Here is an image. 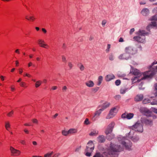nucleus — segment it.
I'll return each mask as SVG.
<instances>
[{
	"instance_id": "obj_36",
	"label": "nucleus",
	"mask_w": 157,
	"mask_h": 157,
	"mask_svg": "<svg viewBox=\"0 0 157 157\" xmlns=\"http://www.w3.org/2000/svg\"><path fill=\"white\" fill-rule=\"evenodd\" d=\"M20 85L21 87H24L25 88H26L27 86L26 85V83L24 82H21L20 83Z\"/></svg>"
},
{
	"instance_id": "obj_33",
	"label": "nucleus",
	"mask_w": 157,
	"mask_h": 157,
	"mask_svg": "<svg viewBox=\"0 0 157 157\" xmlns=\"http://www.w3.org/2000/svg\"><path fill=\"white\" fill-rule=\"evenodd\" d=\"M68 66L69 67V69H72L74 65L72 62H69L68 63Z\"/></svg>"
},
{
	"instance_id": "obj_57",
	"label": "nucleus",
	"mask_w": 157,
	"mask_h": 157,
	"mask_svg": "<svg viewBox=\"0 0 157 157\" xmlns=\"http://www.w3.org/2000/svg\"><path fill=\"white\" fill-rule=\"evenodd\" d=\"M42 30L44 33H47V31L46 29L44 28H42Z\"/></svg>"
},
{
	"instance_id": "obj_42",
	"label": "nucleus",
	"mask_w": 157,
	"mask_h": 157,
	"mask_svg": "<svg viewBox=\"0 0 157 157\" xmlns=\"http://www.w3.org/2000/svg\"><path fill=\"white\" fill-rule=\"evenodd\" d=\"M121 82V81L120 80L118 79L115 82V83L117 86H118L120 84Z\"/></svg>"
},
{
	"instance_id": "obj_17",
	"label": "nucleus",
	"mask_w": 157,
	"mask_h": 157,
	"mask_svg": "<svg viewBox=\"0 0 157 157\" xmlns=\"http://www.w3.org/2000/svg\"><path fill=\"white\" fill-rule=\"evenodd\" d=\"M102 111L101 109H100L96 111L95 112L94 115L92 118V120L93 121H95L96 118L100 115Z\"/></svg>"
},
{
	"instance_id": "obj_50",
	"label": "nucleus",
	"mask_w": 157,
	"mask_h": 157,
	"mask_svg": "<svg viewBox=\"0 0 157 157\" xmlns=\"http://www.w3.org/2000/svg\"><path fill=\"white\" fill-rule=\"evenodd\" d=\"M152 105H157V101H155L151 102Z\"/></svg>"
},
{
	"instance_id": "obj_47",
	"label": "nucleus",
	"mask_w": 157,
	"mask_h": 157,
	"mask_svg": "<svg viewBox=\"0 0 157 157\" xmlns=\"http://www.w3.org/2000/svg\"><path fill=\"white\" fill-rule=\"evenodd\" d=\"M106 23V21L105 20H103L102 21V22L101 24L102 25L103 27H104L105 26V24Z\"/></svg>"
},
{
	"instance_id": "obj_41",
	"label": "nucleus",
	"mask_w": 157,
	"mask_h": 157,
	"mask_svg": "<svg viewBox=\"0 0 157 157\" xmlns=\"http://www.w3.org/2000/svg\"><path fill=\"white\" fill-rule=\"evenodd\" d=\"M13 114V110H12L11 111L7 114V115L9 117H12Z\"/></svg>"
},
{
	"instance_id": "obj_4",
	"label": "nucleus",
	"mask_w": 157,
	"mask_h": 157,
	"mask_svg": "<svg viewBox=\"0 0 157 157\" xmlns=\"http://www.w3.org/2000/svg\"><path fill=\"white\" fill-rule=\"evenodd\" d=\"M94 144L92 141H90L87 144L85 152V155L87 156L90 157L91 155V153L94 149Z\"/></svg>"
},
{
	"instance_id": "obj_1",
	"label": "nucleus",
	"mask_w": 157,
	"mask_h": 157,
	"mask_svg": "<svg viewBox=\"0 0 157 157\" xmlns=\"http://www.w3.org/2000/svg\"><path fill=\"white\" fill-rule=\"evenodd\" d=\"M157 72V67H156L155 69L153 68V70L152 71H148L145 72L143 75V77L139 80L138 79V77L141 75V73L139 71V70L137 69H132L131 73L137 76L134 77L132 79V82L134 83L136 82V80L138 82H140L141 80H143L146 79L151 78L154 75L156 72Z\"/></svg>"
},
{
	"instance_id": "obj_19",
	"label": "nucleus",
	"mask_w": 157,
	"mask_h": 157,
	"mask_svg": "<svg viewBox=\"0 0 157 157\" xmlns=\"http://www.w3.org/2000/svg\"><path fill=\"white\" fill-rule=\"evenodd\" d=\"M157 25L155 22H152L151 24L148 25L147 27V29L148 31H149L150 29L152 28L153 27L156 26Z\"/></svg>"
},
{
	"instance_id": "obj_48",
	"label": "nucleus",
	"mask_w": 157,
	"mask_h": 157,
	"mask_svg": "<svg viewBox=\"0 0 157 157\" xmlns=\"http://www.w3.org/2000/svg\"><path fill=\"white\" fill-rule=\"evenodd\" d=\"M152 109L153 112L157 114V109L155 108H152Z\"/></svg>"
},
{
	"instance_id": "obj_6",
	"label": "nucleus",
	"mask_w": 157,
	"mask_h": 157,
	"mask_svg": "<svg viewBox=\"0 0 157 157\" xmlns=\"http://www.w3.org/2000/svg\"><path fill=\"white\" fill-rule=\"evenodd\" d=\"M120 143L125 147L126 149L128 150H131V147L132 145V143L131 142L127 140H125V138H124Z\"/></svg>"
},
{
	"instance_id": "obj_22",
	"label": "nucleus",
	"mask_w": 157,
	"mask_h": 157,
	"mask_svg": "<svg viewBox=\"0 0 157 157\" xmlns=\"http://www.w3.org/2000/svg\"><path fill=\"white\" fill-rule=\"evenodd\" d=\"M133 133V131H130L129 132V133L128 134V136L129 137V138H130L131 139H132V140L133 141H134V142L137 141L139 140V138L138 137H136L135 138H133L132 136H129V135H131V134H132Z\"/></svg>"
},
{
	"instance_id": "obj_60",
	"label": "nucleus",
	"mask_w": 157,
	"mask_h": 157,
	"mask_svg": "<svg viewBox=\"0 0 157 157\" xmlns=\"http://www.w3.org/2000/svg\"><path fill=\"white\" fill-rule=\"evenodd\" d=\"M15 52L16 53H17L18 54H19L20 52L19 51V49H17L15 51Z\"/></svg>"
},
{
	"instance_id": "obj_23",
	"label": "nucleus",
	"mask_w": 157,
	"mask_h": 157,
	"mask_svg": "<svg viewBox=\"0 0 157 157\" xmlns=\"http://www.w3.org/2000/svg\"><path fill=\"white\" fill-rule=\"evenodd\" d=\"M38 43L39 44L41 45L40 46L43 48H45L44 46H48L46 44H43L44 41L43 40L40 39L38 40Z\"/></svg>"
},
{
	"instance_id": "obj_44",
	"label": "nucleus",
	"mask_w": 157,
	"mask_h": 157,
	"mask_svg": "<svg viewBox=\"0 0 157 157\" xmlns=\"http://www.w3.org/2000/svg\"><path fill=\"white\" fill-rule=\"evenodd\" d=\"M84 123L87 125L88 124H89V121L88 119L86 118L85 119L84 122Z\"/></svg>"
},
{
	"instance_id": "obj_2",
	"label": "nucleus",
	"mask_w": 157,
	"mask_h": 157,
	"mask_svg": "<svg viewBox=\"0 0 157 157\" xmlns=\"http://www.w3.org/2000/svg\"><path fill=\"white\" fill-rule=\"evenodd\" d=\"M123 150V148L120 145L111 143L110 144L108 153L112 157H118V154L117 152Z\"/></svg>"
},
{
	"instance_id": "obj_28",
	"label": "nucleus",
	"mask_w": 157,
	"mask_h": 157,
	"mask_svg": "<svg viewBox=\"0 0 157 157\" xmlns=\"http://www.w3.org/2000/svg\"><path fill=\"white\" fill-rule=\"evenodd\" d=\"M77 132V129L74 128H71L68 130V132L69 134H74Z\"/></svg>"
},
{
	"instance_id": "obj_54",
	"label": "nucleus",
	"mask_w": 157,
	"mask_h": 157,
	"mask_svg": "<svg viewBox=\"0 0 157 157\" xmlns=\"http://www.w3.org/2000/svg\"><path fill=\"white\" fill-rule=\"evenodd\" d=\"M143 84V83L141 82L140 84L139 85V89L140 90H142L143 89V88L141 87V86Z\"/></svg>"
},
{
	"instance_id": "obj_40",
	"label": "nucleus",
	"mask_w": 157,
	"mask_h": 157,
	"mask_svg": "<svg viewBox=\"0 0 157 157\" xmlns=\"http://www.w3.org/2000/svg\"><path fill=\"white\" fill-rule=\"evenodd\" d=\"M99 89V87H96L95 88H92V90L94 93H95Z\"/></svg>"
},
{
	"instance_id": "obj_51",
	"label": "nucleus",
	"mask_w": 157,
	"mask_h": 157,
	"mask_svg": "<svg viewBox=\"0 0 157 157\" xmlns=\"http://www.w3.org/2000/svg\"><path fill=\"white\" fill-rule=\"evenodd\" d=\"M121 98L120 95H117L115 96V98L116 99H119Z\"/></svg>"
},
{
	"instance_id": "obj_43",
	"label": "nucleus",
	"mask_w": 157,
	"mask_h": 157,
	"mask_svg": "<svg viewBox=\"0 0 157 157\" xmlns=\"http://www.w3.org/2000/svg\"><path fill=\"white\" fill-rule=\"evenodd\" d=\"M110 48V45L108 44L107 47V49L106 50V52H108L109 51V49Z\"/></svg>"
},
{
	"instance_id": "obj_11",
	"label": "nucleus",
	"mask_w": 157,
	"mask_h": 157,
	"mask_svg": "<svg viewBox=\"0 0 157 157\" xmlns=\"http://www.w3.org/2000/svg\"><path fill=\"white\" fill-rule=\"evenodd\" d=\"M120 59L127 60L131 58V56L129 54L125 52L123 54H121L118 57Z\"/></svg>"
},
{
	"instance_id": "obj_14",
	"label": "nucleus",
	"mask_w": 157,
	"mask_h": 157,
	"mask_svg": "<svg viewBox=\"0 0 157 157\" xmlns=\"http://www.w3.org/2000/svg\"><path fill=\"white\" fill-rule=\"evenodd\" d=\"M144 123L147 125L151 126L153 125V120L151 119H146L144 121Z\"/></svg>"
},
{
	"instance_id": "obj_29",
	"label": "nucleus",
	"mask_w": 157,
	"mask_h": 157,
	"mask_svg": "<svg viewBox=\"0 0 157 157\" xmlns=\"http://www.w3.org/2000/svg\"><path fill=\"white\" fill-rule=\"evenodd\" d=\"M109 58L110 60L113 61L114 59V57L113 54V53H110L109 56Z\"/></svg>"
},
{
	"instance_id": "obj_62",
	"label": "nucleus",
	"mask_w": 157,
	"mask_h": 157,
	"mask_svg": "<svg viewBox=\"0 0 157 157\" xmlns=\"http://www.w3.org/2000/svg\"><path fill=\"white\" fill-rule=\"evenodd\" d=\"M119 42H123L124 41L122 37H121L119 39Z\"/></svg>"
},
{
	"instance_id": "obj_26",
	"label": "nucleus",
	"mask_w": 157,
	"mask_h": 157,
	"mask_svg": "<svg viewBox=\"0 0 157 157\" xmlns=\"http://www.w3.org/2000/svg\"><path fill=\"white\" fill-rule=\"evenodd\" d=\"M98 133V131L97 130H93L92 131L90 134V136H94L97 135Z\"/></svg>"
},
{
	"instance_id": "obj_21",
	"label": "nucleus",
	"mask_w": 157,
	"mask_h": 157,
	"mask_svg": "<svg viewBox=\"0 0 157 157\" xmlns=\"http://www.w3.org/2000/svg\"><path fill=\"white\" fill-rule=\"evenodd\" d=\"M86 85L89 87H92L94 86V82L91 80H89L85 83Z\"/></svg>"
},
{
	"instance_id": "obj_18",
	"label": "nucleus",
	"mask_w": 157,
	"mask_h": 157,
	"mask_svg": "<svg viewBox=\"0 0 157 157\" xmlns=\"http://www.w3.org/2000/svg\"><path fill=\"white\" fill-rule=\"evenodd\" d=\"M97 140L99 142L102 143L105 142V139L104 136L101 135L99 136L97 138Z\"/></svg>"
},
{
	"instance_id": "obj_64",
	"label": "nucleus",
	"mask_w": 157,
	"mask_h": 157,
	"mask_svg": "<svg viewBox=\"0 0 157 157\" xmlns=\"http://www.w3.org/2000/svg\"><path fill=\"white\" fill-rule=\"evenodd\" d=\"M94 37L92 36H90L89 38V40L90 41L94 39Z\"/></svg>"
},
{
	"instance_id": "obj_52",
	"label": "nucleus",
	"mask_w": 157,
	"mask_h": 157,
	"mask_svg": "<svg viewBox=\"0 0 157 157\" xmlns=\"http://www.w3.org/2000/svg\"><path fill=\"white\" fill-rule=\"evenodd\" d=\"M135 31V29L134 28L131 29L130 31L129 32V33L130 34H131L132 33Z\"/></svg>"
},
{
	"instance_id": "obj_46",
	"label": "nucleus",
	"mask_w": 157,
	"mask_h": 157,
	"mask_svg": "<svg viewBox=\"0 0 157 157\" xmlns=\"http://www.w3.org/2000/svg\"><path fill=\"white\" fill-rule=\"evenodd\" d=\"M33 122L35 124H37L38 123V121L36 119H34L32 120Z\"/></svg>"
},
{
	"instance_id": "obj_49",
	"label": "nucleus",
	"mask_w": 157,
	"mask_h": 157,
	"mask_svg": "<svg viewBox=\"0 0 157 157\" xmlns=\"http://www.w3.org/2000/svg\"><path fill=\"white\" fill-rule=\"evenodd\" d=\"M81 64V65L80 67L79 68L81 71H83L84 69V67L83 65H82V64Z\"/></svg>"
},
{
	"instance_id": "obj_31",
	"label": "nucleus",
	"mask_w": 157,
	"mask_h": 157,
	"mask_svg": "<svg viewBox=\"0 0 157 157\" xmlns=\"http://www.w3.org/2000/svg\"><path fill=\"white\" fill-rule=\"evenodd\" d=\"M93 157H104L99 152L96 153Z\"/></svg>"
},
{
	"instance_id": "obj_56",
	"label": "nucleus",
	"mask_w": 157,
	"mask_h": 157,
	"mask_svg": "<svg viewBox=\"0 0 157 157\" xmlns=\"http://www.w3.org/2000/svg\"><path fill=\"white\" fill-rule=\"evenodd\" d=\"M20 142L23 144H25V141L24 140H20Z\"/></svg>"
},
{
	"instance_id": "obj_5",
	"label": "nucleus",
	"mask_w": 157,
	"mask_h": 157,
	"mask_svg": "<svg viewBox=\"0 0 157 157\" xmlns=\"http://www.w3.org/2000/svg\"><path fill=\"white\" fill-rule=\"evenodd\" d=\"M115 125V123L114 121L111 122L109 124L105 129V133L106 135L111 133Z\"/></svg>"
},
{
	"instance_id": "obj_16",
	"label": "nucleus",
	"mask_w": 157,
	"mask_h": 157,
	"mask_svg": "<svg viewBox=\"0 0 157 157\" xmlns=\"http://www.w3.org/2000/svg\"><path fill=\"white\" fill-rule=\"evenodd\" d=\"M115 77L113 74H110L107 75L105 77V80L106 81H109L112 79H114Z\"/></svg>"
},
{
	"instance_id": "obj_58",
	"label": "nucleus",
	"mask_w": 157,
	"mask_h": 157,
	"mask_svg": "<svg viewBox=\"0 0 157 157\" xmlns=\"http://www.w3.org/2000/svg\"><path fill=\"white\" fill-rule=\"evenodd\" d=\"M24 131L25 132V133H26V134H29V131L26 129H24Z\"/></svg>"
},
{
	"instance_id": "obj_61",
	"label": "nucleus",
	"mask_w": 157,
	"mask_h": 157,
	"mask_svg": "<svg viewBox=\"0 0 157 157\" xmlns=\"http://www.w3.org/2000/svg\"><path fill=\"white\" fill-rule=\"evenodd\" d=\"M154 87L155 90L157 91V83L155 84Z\"/></svg>"
},
{
	"instance_id": "obj_9",
	"label": "nucleus",
	"mask_w": 157,
	"mask_h": 157,
	"mask_svg": "<svg viewBox=\"0 0 157 157\" xmlns=\"http://www.w3.org/2000/svg\"><path fill=\"white\" fill-rule=\"evenodd\" d=\"M125 52L129 54V55H133L137 52L136 49L132 46H128L126 47L125 49Z\"/></svg>"
},
{
	"instance_id": "obj_37",
	"label": "nucleus",
	"mask_w": 157,
	"mask_h": 157,
	"mask_svg": "<svg viewBox=\"0 0 157 157\" xmlns=\"http://www.w3.org/2000/svg\"><path fill=\"white\" fill-rule=\"evenodd\" d=\"M41 82L40 81H38L36 82L35 84V86L36 88L39 87L41 85Z\"/></svg>"
},
{
	"instance_id": "obj_35",
	"label": "nucleus",
	"mask_w": 157,
	"mask_h": 157,
	"mask_svg": "<svg viewBox=\"0 0 157 157\" xmlns=\"http://www.w3.org/2000/svg\"><path fill=\"white\" fill-rule=\"evenodd\" d=\"M53 153V151H52L50 153H48L44 155V157H51Z\"/></svg>"
},
{
	"instance_id": "obj_15",
	"label": "nucleus",
	"mask_w": 157,
	"mask_h": 157,
	"mask_svg": "<svg viewBox=\"0 0 157 157\" xmlns=\"http://www.w3.org/2000/svg\"><path fill=\"white\" fill-rule=\"evenodd\" d=\"M141 13L143 15L146 16L148 15L149 13V10L147 8H144L141 12Z\"/></svg>"
},
{
	"instance_id": "obj_59",
	"label": "nucleus",
	"mask_w": 157,
	"mask_h": 157,
	"mask_svg": "<svg viewBox=\"0 0 157 157\" xmlns=\"http://www.w3.org/2000/svg\"><path fill=\"white\" fill-rule=\"evenodd\" d=\"M157 4V3L156 4ZM153 11L154 12L157 13V7L154 8Z\"/></svg>"
},
{
	"instance_id": "obj_38",
	"label": "nucleus",
	"mask_w": 157,
	"mask_h": 157,
	"mask_svg": "<svg viewBox=\"0 0 157 157\" xmlns=\"http://www.w3.org/2000/svg\"><path fill=\"white\" fill-rule=\"evenodd\" d=\"M127 90V89L126 88L121 89L120 90V93L121 94H124L126 92V90Z\"/></svg>"
},
{
	"instance_id": "obj_24",
	"label": "nucleus",
	"mask_w": 157,
	"mask_h": 157,
	"mask_svg": "<svg viewBox=\"0 0 157 157\" xmlns=\"http://www.w3.org/2000/svg\"><path fill=\"white\" fill-rule=\"evenodd\" d=\"M5 127L7 131H10L9 128L10 127V125L9 122L7 121L5 122Z\"/></svg>"
},
{
	"instance_id": "obj_30",
	"label": "nucleus",
	"mask_w": 157,
	"mask_h": 157,
	"mask_svg": "<svg viewBox=\"0 0 157 157\" xmlns=\"http://www.w3.org/2000/svg\"><path fill=\"white\" fill-rule=\"evenodd\" d=\"M156 64H157V61L156 62L155 61L152 63L151 65L149 66V68L151 69V70H150V71H152L153 70V68H154V69H155L156 67L157 66H156L154 67H152L153 65Z\"/></svg>"
},
{
	"instance_id": "obj_32",
	"label": "nucleus",
	"mask_w": 157,
	"mask_h": 157,
	"mask_svg": "<svg viewBox=\"0 0 157 157\" xmlns=\"http://www.w3.org/2000/svg\"><path fill=\"white\" fill-rule=\"evenodd\" d=\"M62 134L64 136H67L69 134L68 131H67L65 130H63L62 131Z\"/></svg>"
},
{
	"instance_id": "obj_20",
	"label": "nucleus",
	"mask_w": 157,
	"mask_h": 157,
	"mask_svg": "<svg viewBox=\"0 0 157 157\" xmlns=\"http://www.w3.org/2000/svg\"><path fill=\"white\" fill-rule=\"evenodd\" d=\"M110 105V103L109 102H105L101 106V109L102 111H103L106 108L109 107Z\"/></svg>"
},
{
	"instance_id": "obj_55",
	"label": "nucleus",
	"mask_w": 157,
	"mask_h": 157,
	"mask_svg": "<svg viewBox=\"0 0 157 157\" xmlns=\"http://www.w3.org/2000/svg\"><path fill=\"white\" fill-rule=\"evenodd\" d=\"M60 155V154L59 153H56L53 155L54 157H58Z\"/></svg>"
},
{
	"instance_id": "obj_39",
	"label": "nucleus",
	"mask_w": 157,
	"mask_h": 157,
	"mask_svg": "<svg viewBox=\"0 0 157 157\" xmlns=\"http://www.w3.org/2000/svg\"><path fill=\"white\" fill-rule=\"evenodd\" d=\"M151 21H157V15H156L151 17L150 19Z\"/></svg>"
},
{
	"instance_id": "obj_53",
	"label": "nucleus",
	"mask_w": 157,
	"mask_h": 157,
	"mask_svg": "<svg viewBox=\"0 0 157 157\" xmlns=\"http://www.w3.org/2000/svg\"><path fill=\"white\" fill-rule=\"evenodd\" d=\"M67 87L66 86H63L62 88V90L63 91L65 92L66 91V90H67Z\"/></svg>"
},
{
	"instance_id": "obj_63",
	"label": "nucleus",
	"mask_w": 157,
	"mask_h": 157,
	"mask_svg": "<svg viewBox=\"0 0 157 157\" xmlns=\"http://www.w3.org/2000/svg\"><path fill=\"white\" fill-rule=\"evenodd\" d=\"M24 76H26L29 77H31V75L28 74L27 73H26L25 75H24Z\"/></svg>"
},
{
	"instance_id": "obj_7",
	"label": "nucleus",
	"mask_w": 157,
	"mask_h": 157,
	"mask_svg": "<svg viewBox=\"0 0 157 157\" xmlns=\"http://www.w3.org/2000/svg\"><path fill=\"white\" fill-rule=\"evenodd\" d=\"M132 129L135 131L140 132H142L143 131V127L142 124L138 122L133 126Z\"/></svg>"
},
{
	"instance_id": "obj_27",
	"label": "nucleus",
	"mask_w": 157,
	"mask_h": 157,
	"mask_svg": "<svg viewBox=\"0 0 157 157\" xmlns=\"http://www.w3.org/2000/svg\"><path fill=\"white\" fill-rule=\"evenodd\" d=\"M25 19L29 21H33L35 19V18L33 16H30L29 17L27 15L25 16Z\"/></svg>"
},
{
	"instance_id": "obj_8",
	"label": "nucleus",
	"mask_w": 157,
	"mask_h": 157,
	"mask_svg": "<svg viewBox=\"0 0 157 157\" xmlns=\"http://www.w3.org/2000/svg\"><path fill=\"white\" fill-rule=\"evenodd\" d=\"M118 111V109L116 107L112 108L110 110L109 114L107 116L106 118L109 119L113 117L116 115Z\"/></svg>"
},
{
	"instance_id": "obj_3",
	"label": "nucleus",
	"mask_w": 157,
	"mask_h": 157,
	"mask_svg": "<svg viewBox=\"0 0 157 157\" xmlns=\"http://www.w3.org/2000/svg\"><path fill=\"white\" fill-rule=\"evenodd\" d=\"M148 34V32L144 30H140L137 33L138 36H134L133 39L137 42L143 43L145 41V36Z\"/></svg>"
},
{
	"instance_id": "obj_10",
	"label": "nucleus",
	"mask_w": 157,
	"mask_h": 157,
	"mask_svg": "<svg viewBox=\"0 0 157 157\" xmlns=\"http://www.w3.org/2000/svg\"><path fill=\"white\" fill-rule=\"evenodd\" d=\"M10 150L12 154V155L13 156H18L21 153V152L20 151L15 149L12 147H10Z\"/></svg>"
},
{
	"instance_id": "obj_13",
	"label": "nucleus",
	"mask_w": 157,
	"mask_h": 157,
	"mask_svg": "<svg viewBox=\"0 0 157 157\" xmlns=\"http://www.w3.org/2000/svg\"><path fill=\"white\" fill-rule=\"evenodd\" d=\"M144 98L143 95L141 94H138L135 98V101L136 102L142 101Z\"/></svg>"
},
{
	"instance_id": "obj_12",
	"label": "nucleus",
	"mask_w": 157,
	"mask_h": 157,
	"mask_svg": "<svg viewBox=\"0 0 157 157\" xmlns=\"http://www.w3.org/2000/svg\"><path fill=\"white\" fill-rule=\"evenodd\" d=\"M133 116L134 114L132 113H127L126 114L125 113H123L121 117L123 118L130 119L133 117Z\"/></svg>"
},
{
	"instance_id": "obj_34",
	"label": "nucleus",
	"mask_w": 157,
	"mask_h": 157,
	"mask_svg": "<svg viewBox=\"0 0 157 157\" xmlns=\"http://www.w3.org/2000/svg\"><path fill=\"white\" fill-rule=\"evenodd\" d=\"M150 100L148 98H145L143 101V103L144 104L149 103L150 102Z\"/></svg>"
},
{
	"instance_id": "obj_25",
	"label": "nucleus",
	"mask_w": 157,
	"mask_h": 157,
	"mask_svg": "<svg viewBox=\"0 0 157 157\" xmlns=\"http://www.w3.org/2000/svg\"><path fill=\"white\" fill-rule=\"evenodd\" d=\"M103 79V77L101 76H100L98 77V82L97 83V85L98 86H100L101 83L102 82Z\"/></svg>"
},
{
	"instance_id": "obj_45",
	"label": "nucleus",
	"mask_w": 157,
	"mask_h": 157,
	"mask_svg": "<svg viewBox=\"0 0 157 157\" xmlns=\"http://www.w3.org/2000/svg\"><path fill=\"white\" fill-rule=\"evenodd\" d=\"M62 59L63 62H66V59L65 57L64 56H62Z\"/></svg>"
}]
</instances>
